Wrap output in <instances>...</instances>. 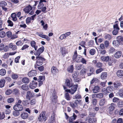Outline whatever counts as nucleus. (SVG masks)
<instances>
[{"mask_svg": "<svg viewBox=\"0 0 123 123\" xmlns=\"http://www.w3.org/2000/svg\"><path fill=\"white\" fill-rule=\"evenodd\" d=\"M37 60L35 65V67L36 68L37 66H40L43 64V62L45 61V59L41 56H37L36 57Z\"/></svg>", "mask_w": 123, "mask_h": 123, "instance_id": "nucleus-1", "label": "nucleus"}, {"mask_svg": "<svg viewBox=\"0 0 123 123\" xmlns=\"http://www.w3.org/2000/svg\"><path fill=\"white\" fill-rule=\"evenodd\" d=\"M78 87V85L77 84L73 85L72 86H71L70 89H66L65 91L66 92H69L71 94H73L76 91Z\"/></svg>", "mask_w": 123, "mask_h": 123, "instance_id": "nucleus-2", "label": "nucleus"}, {"mask_svg": "<svg viewBox=\"0 0 123 123\" xmlns=\"http://www.w3.org/2000/svg\"><path fill=\"white\" fill-rule=\"evenodd\" d=\"M45 112L43 111L39 115L38 119L39 121H43V120L45 121L47 119L46 117L45 116Z\"/></svg>", "mask_w": 123, "mask_h": 123, "instance_id": "nucleus-3", "label": "nucleus"}, {"mask_svg": "<svg viewBox=\"0 0 123 123\" xmlns=\"http://www.w3.org/2000/svg\"><path fill=\"white\" fill-rule=\"evenodd\" d=\"M13 109L16 111H20L23 110V107L20 104H16L13 107Z\"/></svg>", "mask_w": 123, "mask_h": 123, "instance_id": "nucleus-4", "label": "nucleus"}, {"mask_svg": "<svg viewBox=\"0 0 123 123\" xmlns=\"http://www.w3.org/2000/svg\"><path fill=\"white\" fill-rule=\"evenodd\" d=\"M44 5L43 3H39L37 6L38 9H41L42 12L45 13L46 12V6H43Z\"/></svg>", "mask_w": 123, "mask_h": 123, "instance_id": "nucleus-5", "label": "nucleus"}, {"mask_svg": "<svg viewBox=\"0 0 123 123\" xmlns=\"http://www.w3.org/2000/svg\"><path fill=\"white\" fill-rule=\"evenodd\" d=\"M36 34L40 37L46 39L48 41H49L50 40V38L49 37L46 35H43V33L42 32H37Z\"/></svg>", "mask_w": 123, "mask_h": 123, "instance_id": "nucleus-6", "label": "nucleus"}, {"mask_svg": "<svg viewBox=\"0 0 123 123\" xmlns=\"http://www.w3.org/2000/svg\"><path fill=\"white\" fill-rule=\"evenodd\" d=\"M44 47H42L39 48L37 51L36 54L34 52V54L36 55L39 56L40 54L42 53L44 51Z\"/></svg>", "mask_w": 123, "mask_h": 123, "instance_id": "nucleus-7", "label": "nucleus"}, {"mask_svg": "<svg viewBox=\"0 0 123 123\" xmlns=\"http://www.w3.org/2000/svg\"><path fill=\"white\" fill-rule=\"evenodd\" d=\"M33 93L31 92L30 91H28L26 93V99L30 100L31 98L33 97Z\"/></svg>", "mask_w": 123, "mask_h": 123, "instance_id": "nucleus-8", "label": "nucleus"}, {"mask_svg": "<svg viewBox=\"0 0 123 123\" xmlns=\"http://www.w3.org/2000/svg\"><path fill=\"white\" fill-rule=\"evenodd\" d=\"M100 87L98 86H95L92 90L93 93H97L99 92L100 90Z\"/></svg>", "mask_w": 123, "mask_h": 123, "instance_id": "nucleus-9", "label": "nucleus"}, {"mask_svg": "<svg viewBox=\"0 0 123 123\" xmlns=\"http://www.w3.org/2000/svg\"><path fill=\"white\" fill-rule=\"evenodd\" d=\"M52 101L53 102H56L57 98V96L56 95L55 91H54L52 94V96L51 97Z\"/></svg>", "mask_w": 123, "mask_h": 123, "instance_id": "nucleus-10", "label": "nucleus"}, {"mask_svg": "<svg viewBox=\"0 0 123 123\" xmlns=\"http://www.w3.org/2000/svg\"><path fill=\"white\" fill-rule=\"evenodd\" d=\"M37 83L35 81H32L30 84V87L31 89H33L35 88L37 86Z\"/></svg>", "mask_w": 123, "mask_h": 123, "instance_id": "nucleus-11", "label": "nucleus"}, {"mask_svg": "<svg viewBox=\"0 0 123 123\" xmlns=\"http://www.w3.org/2000/svg\"><path fill=\"white\" fill-rule=\"evenodd\" d=\"M103 97V93H99L97 94H93L92 95V97L93 98L95 97L97 98H102Z\"/></svg>", "mask_w": 123, "mask_h": 123, "instance_id": "nucleus-12", "label": "nucleus"}, {"mask_svg": "<svg viewBox=\"0 0 123 123\" xmlns=\"http://www.w3.org/2000/svg\"><path fill=\"white\" fill-rule=\"evenodd\" d=\"M51 72L53 74H55L58 72V70L56 67L53 66L51 68Z\"/></svg>", "mask_w": 123, "mask_h": 123, "instance_id": "nucleus-13", "label": "nucleus"}, {"mask_svg": "<svg viewBox=\"0 0 123 123\" xmlns=\"http://www.w3.org/2000/svg\"><path fill=\"white\" fill-rule=\"evenodd\" d=\"M65 83L66 86L69 87H70L71 86L74 85L73 83L72 82H71L70 81L67 79H66Z\"/></svg>", "mask_w": 123, "mask_h": 123, "instance_id": "nucleus-14", "label": "nucleus"}, {"mask_svg": "<svg viewBox=\"0 0 123 123\" xmlns=\"http://www.w3.org/2000/svg\"><path fill=\"white\" fill-rule=\"evenodd\" d=\"M122 54V52L121 51H118L114 54V56L116 58H118L121 57Z\"/></svg>", "mask_w": 123, "mask_h": 123, "instance_id": "nucleus-15", "label": "nucleus"}, {"mask_svg": "<svg viewBox=\"0 0 123 123\" xmlns=\"http://www.w3.org/2000/svg\"><path fill=\"white\" fill-rule=\"evenodd\" d=\"M36 43L34 41H32L31 42V46L35 50H36L38 48V46L36 45Z\"/></svg>", "mask_w": 123, "mask_h": 123, "instance_id": "nucleus-16", "label": "nucleus"}, {"mask_svg": "<svg viewBox=\"0 0 123 123\" xmlns=\"http://www.w3.org/2000/svg\"><path fill=\"white\" fill-rule=\"evenodd\" d=\"M37 73L36 71L35 70H32L29 72L28 74V75L29 76H35L36 75Z\"/></svg>", "mask_w": 123, "mask_h": 123, "instance_id": "nucleus-17", "label": "nucleus"}, {"mask_svg": "<svg viewBox=\"0 0 123 123\" xmlns=\"http://www.w3.org/2000/svg\"><path fill=\"white\" fill-rule=\"evenodd\" d=\"M77 117V116L74 113L72 116L69 117V121L70 122H72L74 120H75Z\"/></svg>", "mask_w": 123, "mask_h": 123, "instance_id": "nucleus-18", "label": "nucleus"}, {"mask_svg": "<svg viewBox=\"0 0 123 123\" xmlns=\"http://www.w3.org/2000/svg\"><path fill=\"white\" fill-rule=\"evenodd\" d=\"M117 74L118 77L121 78L123 76V71L122 70H118L117 72Z\"/></svg>", "mask_w": 123, "mask_h": 123, "instance_id": "nucleus-19", "label": "nucleus"}, {"mask_svg": "<svg viewBox=\"0 0 123 123\" xmlns=\"http://www.w3.org/2000/svg\"><path fill=\"white\" fill-rule=\"evenodd\" d=\"M61 52L63 56H65L66 54L68 53V51L67 50V49L64 48H61Z\"/></svg>", "mask_w": 123, "mask_h": 123, "instance_id": "nucleus-20", "label": "nucleus"}, {"mask_svg": "<svg viewBox=\"0 0 123 123\" xmlns=\"http://www.w3.org/2000/svg\"><path fill=\"white\" fill-rule=\"evenodd\" d=\"M32 7L30 6H26L24 9V11L26 13H28L32 9Z\"/></svg>", "mask_w": 123, "mask_h": 123, "instance_id": "nucleus-21", "label": "nucleus"}, {"mask_svg": "<svg viewBox=\"0 0 123 123\" xmlns=\"http://www.w3.org/2000/svg\"><path fill=\"white\" fill-rule=\"evenodd\" d=\"M107 76V74L106 72L102 73L101 75V78L102 80L106 79Z\"/></svg>", "mask_w": 123, "mask_h": 123, "instance_id": "nucleus-22", "label": "nucleus"}, {"mask_svg": "<svg viewBox=\"0 0 123 123\" xmlns=\"http://www.w3.org/2000/svg\"><path fill=\"white\" fill-rule=\"evenodd\" d=\"M28 116V113L27 112H23L21 115V117L24 119H26L27 118Z\"/></svg>", "mask_w": 123, "mask_h": 123, "instance_id": "nucleus-23", "label": "nucleus"}, {"mask_svg": "<svg viewBox=\"0 0 123 123\" xmlns=\"http://www.w3.org/2000/svg\"><path fill=\"white\" fill-rule=\"evenodd\" d=\"M22 81L25 84H27L30 82L29 79L27 77H25L23 78L22 79Z\"/></svg>", "mask_w": 123, "mask_h": 123, "instance_id": "nucleus-24", "label": "nucleus"}, {"mask_svg": "<svg viewBox=\"0 0 123 123\" xmlns=\"http://www.w3.org/2000/svg\"><path fill=\"white\" fill-rule=\"evenodd\" d=\"M6 82L4 79H1L0 80V87L2 88L4 87Z\"/></svg>", "mask_w": 123, "mask_h": 123, "instance_id": "nucleus-25", "label": "nucleus"}, {"mask_svg": "<svg viewBox=\"0 0 123 123\" xmlns=\"http://www.w3.org/2000/svg\"><path fill=\"white\" fill-rule=\"evenodd\" d=\"M114 87L115 88H117L118 87H119L121 86V83L118 82H116L113 83Z\"/></svg>", "mask_w": 123, "mask_h": 123, "instance_id": "nucleus-26", "label": "nucleus"}, {"mask_svg": "<svg viewBox=\"0 0 123 123\" xmlns=\"http://www.w3.org/2000/svg\"><path fill=\"white\" fill-rule=\"evenodd\" d=\"M94 71L95 69L94 68L92 67L90 68L89 69L90 73L87 74L88 76H90L92 74H93Z\"/></svg>", "mask_w": 123, "mask_h": 123, "instance_id": "nucleus-27", "label": "nucleus"}, {"mask_svg": "<svg viewBox=\"0 0 123 123\" xmlns=\"http://www.w3.org/2000/svg\"><path fill=\"white\" fill-rule=\"evenodd\" d=\"M22 89L24 90L27 91L29 89L28 86L26 84H24L21 86Z\"/></svg>", "mask_w": 123, "mask_h": 123, "instance_id": "nucleus-28", "label": "nucleus"}, {"mask_svg": "<svg viewBox=\"0 0 123 123\" xmlns=\"http://www.w3.org/2000/svg\"><path fill=\"white\" fill-rule=\"evenodd\" d=\"M73 66L71 65L69 66L67 68V71L69 73H72L74 70Z\"/></svg>", "mask_w": 123, "mask_h": 123, "instance_id": "nucleus-29", "label": "nucleus"}, {"mask_svg": "<svg viewBox=\"0 0 123 123\" xmlns=\"http://www.w3.org/2000/svg\"><path fill=\"white\" fill-rule=\"evenodd\" d=\"M105 102V99L103 98L100 100L99 102V105L101 106H102L104 105Z\"/></svg>", "mask_w": 123, "mask_h": 123, "instance_id": "nucleus-30", "label": "nucleus"}, {"mask_svg": "<svg viewBox=\"0 0 123 123\" xmlns=\"http://www.w3.org/2000/svg\"><path fill=\"white\" fill-rule=\"evenodd\" d=\"M117 40H118L119 42H121L123 44V37L122 36H118L117 38Z\"/></svg>", "mask_w": 123, "mask_h": 123, "instance_id": "nucleus-31", "label": "nucleus"}, {"mask_svg": "<svg viewBox=\"0 0 123 123\" xmlns=\"http://www.w3.org/2000/svg\"><path fill=\"white\" fill-rule=\"evenodd\" d=\"M6 73V71L5 69L2 68L0 70V75L3 76L5 75Z\"/></svg>", "mask_w": 123, "mask_h": 123, "instance_id": "nucleus-32", "label": "nucleus"}, {"mask_svg": "<svg viewBox=\"0 0 123 123\" xmlns=\"http://www.w3.org/2000/svg\"><path fill=\"white\" fill-rule=\"evenodd\" d=\"M115 105V104L113 103L111 104L109 108V110L111 111H113L115 108L114 106Z\"/></svg>", "mask_w": 123, "mask_h": 123, "instance_id": "nucleus-33", "label": "nucleus"}, {"mask_svg": "<svg viewBox=\"0 0 123 123\" xmlns=\"http://www.w3.org/2000/svg\"><path fill=\"white\" fill-rule=\"evenodd\" d=\"M11 17L13 21H15L17 20L16 14L15 13H13L11 14Z\"/></svg>", "mask_w": 123, "mask_h": 123, "instance_id": "nucleus-34", "label": "nucleus"}, {"mask_svg": "<svg viewBox=\"0 0 123 123\" xmlns=\"http://www.w3.org/2000/svg\"><path fill=\"white\" fill-rule=\"evenodd\" d=\"M97 120L96 118H90L89 119L88 123H95L96 122Z\"/></svg>", "mask_w": 123, "mask_h": 123, "instance_id": "nucleus-35", "label": "nucleus"}, {"mask_svg": "<svg viewBox=\"0 0 123 123\" xmlns=\"http://www.w3.org/2000/svg\"><path fill=\"white\" fill-rule=\"evenodd\" d=\"M113 44L114 46H118L119 45V42L118 40H114L113 42Z\"/></svg>", "mask_w": 123, "mask_h": 123, "instance_id": "nucleus-36", "label": "nucleus"}, {"mask_svg": "<svg viewBox=\"0 0 123 123\" xmlns=\"http://www.w3.org/2000/svg\"><path fill=\"white\" fill-rule=\"evenodd\" d=\"M65 97L67 100H70L71 99V98L69 96L68 93H66L65 95Z\"/></svg>", "mask_w": 123, "mask_h": 123, "instance_id": "nucleus-37", "label": "nucleus"}, {"mask_svg": "<svg viewBox=\"0 0 123 123\" xmlns=\"http://www.w3.org/2000/svg\"><path fill=\"white\" fill-rule=\"evenodd\" d=\"M7 4V3L4 1H2L0 2V6L2 7L6 6Z\"/></svg>", "mask_w": 123, "mask_h": 123, "instance_id": "nucleus-38", "label": "nucleus"}, {"mask_svg": "<svg viewBox=\"0 0 123 123\" xmlns=\"http://www.w3.org/2000/svg\"><path fill=\"white\" fill-rule=\"evenodd\" d=\"M118 94L120 97L123 98V90L121 89H120Z\"/></svg>", "mask_w": 123, "mask_h": 123, "instance_id": "nucleus-39", "label": "nucleus"}, {"mask_svg": "<svg viewBox=\"0 0 123 123\" xmlns=\"http://www.w3.org/2000/svg\"><path fill=\"white\" fill-rule=\"evenodd\" d=\"M7 26H8L12 27L13 26V23L9 19L8 20H7Z\"/></svg>", "mask_w": 123, "mask_h": 123, "instance_id": "nucleus-40", "label": "nucleus"}, {"mask_svg": "<svg viewBox=\"0 0 123 123\" xmlns=\"http://www.w3.org/2000/svg\"><path fill=\"white\" fill-rule=\"evenodd\" d=\"M117 105L118 107H123V101L120 100L118 103Z\"/></svg>", "mask_w": 123, "mask_h": 123, "instance_id": "nucleus-41", "label": "nucleus"}, {"mask_svg": "<svg viewBox=\"0 0 123 123\" xmlns=\"http://www.w3.org/2000/svg\"><path fill=\"white\" fill-rule=\"evenodd\" d=\"M102 91L103 92L104 95H107L108 93H109L107 91V90L106 88H104L102 89Z\"/></svg>", "mask_w": 123, "mask_h": 123, "instance_id": "nucleus-42", "label": "nucleus"}, {"mask_svg": "<svg viewBox=\"0 0 123 123\" xmlns=\"http://www.w3.org/2000/svg\"><path fill=\"white\" fill-rule=\"evenodd\" d=\"M45 80V77L44 76H40L39 77L38 81H43Z\"/></svg>", "mask_w": 123, "mask_h": 123, "instance_id": "nucleus-43", "label": "nucleus"}, {"mask_svg": "<svg viewBox=\"0 0 123 123\" xmlns=\"http://www.w3.org/2000/svg\"><path fill=\"white\" fill-rule=\"evenodd\" d=\"M86 44V42L85 41H83L79 43V45H80L82 47L86 48L85 45Z\"/></svg>", "mask_w": 123, "mask_h": 123, "instance_id": "nucleus-44", "label": "nucleus"}, {"mask_svg": "<svg viewBox=\"0 0 123 123\" xmlns=\"http://www.w3.org/2000/svg\"><path fill=\"white\" fill-rule=\"evenodd\" d=\"M107 91L109 93L112 91L113 90V87L111 86H108L106 88Z\"/></svg>", "mask_w": 123, "mask_h": 123, "instance_id": "nucleus-45", "label": "nucleus"}, {"mask_svg": "<svg viewBox=\"0 0 123 123\" xmlns=\"http://www.w3.org/2000/svg\"><path fill=\"white\" fill-rule=\"evenodd\" d=\"M18 111H13V115L15 116H18L20 114L19 112Z\"/></svg>", "mask_w": 123, "mask_h": 123, "instance_id": "nucleus-46", "label": "nucleus"}, {"mask_svg": "<svg viewBox=\"0 0 123 123\" xmlns=\"http://www.w3.org/2000/svg\"><path fill=\"white\" fill-rule=\"evenodd\" d=\"M105 38L106 39L109 40L111 39V37L110 35L107 34H105Z\"/></svg>", "mask_w": 123, "mask_h": 123, "instance_id": "nucleus-47", "label": "nucleus"}, {"mask_svg": "<svg viewBox=\"0 0 123 123\" xmlns=\"http://www.w3.org/2000/svg\"><path fill=\"white\" fill-rule=\"evenodd\" d=\"M98 80V79L96 78H93L90 81L91 84H92L95 82H96Z\"/></svg>", "mask_w": 123, "mask_h": 123, "instance_id": "nucleus-48", "label": "nucleus"}, {"mask_svg": "<svg viewBox=\"0 0 123 123\" xmlns=\"http://www.w3.org/2000/svg\"><path fill=\"white\" fill-rule=\"evenodd\" d=\"M95 53V50L94 49H92L90 50L89 51V53L91 55H94Z\"/></svg>", "mask_w": 123, "mask_h": 123, "instance_id": "nucleus-49", "label": "nucleus"}, {"mask_svg": "<svg viewBox=\"0 0 123 123\" xmlns=\"http://www.w3.org/2000/svg\"><path fill=\"white\" fill-rule=\"evenodd\" d=\"M6 35L8 37H10L12 36V33L11 31H8L6 32Z\"/></svg>", "mask_w": 123, "mask_h": 123, "instance_id": "nucleus-50", "label": "nucleus"}, {"mask_svg": "<svg viewBox=\"0 0 123 123\" xmlns=\"http://www.w3.org/2000/svg\"><path fill=\"white\" fill-rule=\"evenodd\" d=\"M14 101V99L13 98H10L7 100V102L9 103H11L13 102Z\"/></svg>", "mask_w": 123, "mask_h": 123, "instance_id": "nucleus-51", "label": "nucleus"}, {"mask_svg": "<svg viewBox=\"0 0 123 123\" xmlns=\"http://www.w3.org/2000/svg\"><path fill=\"white\" fill-rule=\"evenodd\" d=\"M6 35L4 31H1L0 32V37L1 38L4 37Z\"/></svg>", "mask_w": 123, "mask_h": 123, "instance_id": "nucleus-52", "label": "nucleus"}, {"mask_svg": "<svg viewBox=\"0 0 123 123\" xmlns=\"http://www.w3.org/2000/svg\"><path fill=\"white\" fill-rule=\"evenodd\" d=\"M55 115L54 114H53L52 115L50 118V120L51 121L52 123L54 122L55 119Z\"/></svg>", "mask_w": 123, "mask_h": 123, "instance_id": "nucleus-53", "label": "nucleus"}, {"mask_svg": "<svg viewBox=\"0 0 123 123\" xmlns=\"http://www.w3.org/2000/svg\"><path fill=\"white\" fill-rule=\"evenodd\" d=\"M113 28L114 30L117 31H119L120 29L119 27L117 24H116L114 25Z\"/></svg>", "mask_w": 123, "mask_h": 123, "instance_id": "nucleus-54", "label": "nucleus"}, {"mask_svg": "<svg viewBox=\"0 0 123 123\" xmlns=\"http://www.w3.org/2000/svg\"><path fill=\"white\" fill-rule=\"evenodd\" d=\"M70 105L72 108H74L77 106L75 104V102L73 103L72 102H70Z\"/></svg>", "mask_w": 123, "mask_h": 123, "instance_id": "nucleus-55", "label": "nucleus"}, {"mask_svg": "<svg viewBox=\"0 0 123 123\" xmlns=\"http://www.w3.org/2000/svg\"><path fill=\"white\" fill-rule=\"evenodd\" d=\"M12 93V91L10 89L7 90L5 92V94L6 95H9Z\"/></svg>", "mask_w": 123, "mask_h": 123, "instance_id": "nucleus-56", "label": "nucleus"}, {"mask_svg": "<svg viewBox=\"0 0 123 123\" xmlns=\"http://www.w3.org/2000/svg\"><path fill=\"white\" fill-rule=\"evenodd\" d=\"M18 75L16 74H12V78L16 80L18 78Z\"/></svg>", "mask_w": 123, "mask_h": 123, "instance_id": "nucleus-57", "label": "nucleus"}, {"mask_svg": "<svg viewBox=\"0 0 123 123\" xmlns=\"http://www.w3.org/2000/svg\"><path fill=\"white\" fill-rule=\"evenodd\" d=\"M104 45L105 47L107 48L108 47L109 45V43L108 41H105L104 42Z\"/></svg>", "mask_w": 123, "mask_h": 123, "instance_id": "nucleus-58", "label": "nucleus"}, {"mask_svg": "<svg viewBox=\"0 0 123 123\" xmlns=\"http://www.w3.org/2000/svg\"><path fill=\"white\" fill-rule=\"evenodd\" d=\"M36 103V99H32L30 101V103L31 105H34Z\"/></svg>", "mask_w": 123, "mask_h": 123, "instance_id": "nucleus-59", "label": "nucleus"}, {"mask_svg": "<svg viewBox=\"0 0 123 123\" xmlns=\"http://www.w3.org/2000/svg\"><path fill=\"white\" fill-rule=\"evenodd\" d=\"M107 81L105 82H101L100 83V85L101 86V87L103 88L105 86V85Z\"/></svg>", "mask_w": 123, "mask_h": 123, "instance_id": "nucleus-60", "label": "nucleus"}, {"mask_svg": "<svg viewBox=\"0 0 123 123\" xmlns=\"http://www.w3.org/2000/svg\"><path fill=\"white\" fill-rule=\"evenodd\" d=\"M81 62L83 64H86V61L85 59H84V58H82L81 59Z\"/></svg>", "mask_w": 123, "mask_h": 123, "instance_id": "nucleus-61", "label": "nucleus"}, {"mask_svg": "<svg viewBox=\"0 0 123 123\" xmlns=\"http://www.w3.org/2000/svg\"><path fill=\"white\" fill-rule=\"evenodd\" d=\"M77 57V53L76 51H75L73 55V60H75Z\"/></svg>", "mask_w": 123, "mask_h": 123, "instance_id": "nucleus-62", "label": "nucleus"}, {"mask_svg": "<svg viewBox=\"0 0 123 123\" xmlns=\"http://www.w3.org/2000/svg\"><path fill=\"white\" fill-rule=\"evenodd\" d=\"M9 55V53H5L3 56V57L4 59L7 58Z\"/></svg>", "mask_w": 123, "mask_h": 123, "instance_id": "nucleus-63", "label": "nucleus"}, {"mask_svg": "<svg viewBox=\"0 0 123 123\" xmlns=\"http://www.w3.org/2000/svg\"><path fill=\"white\" fill-rule=\"evenodd\" d=\"M112 58H110L108 61V63L109 65L111 66L112 65V64L113 62H112Z\"/></svg>", "mask_w": 123, "mask_h": 123, "instance_id": "nucleus-64", "label": "nucleus"}]
</instances>
